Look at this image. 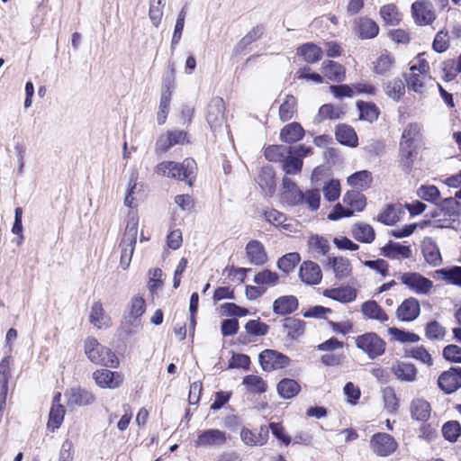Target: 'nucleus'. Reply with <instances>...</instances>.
<instances>
[{
  "instance_id": "obj_22",
  "label": "nucleus",
  "mask_w": 461,
  "mask_h": 461,
  "mask_svg": "<svg viewBox=\"0 0 461 461\" xmlns=\"http://www.w3.org/2000/svg\"><path fill=\"white\" fill-rule=\"evenodd\" d=\"M362 314L368 320L384 323L389 320L385 311L374 300L365 302L361 306Z\"/></svg>"
},
{
  "instance_id": "obj_48",
  "label": "nucleus",
  "mask_w": 461,
  "mask_h": 461,
  "mask_svg": "<svg viewBox=\"0 0 461 461\" xmlns=\"http://www.w3.org/2000/svg\"><path fill=\"white\" fill-rule=\"evenodd\" d=\"M296 99L293 95H286L285 101L279 107V117L281 121L286 122L291 120L296 111Z\"/></svg>"
},
{
  "instance_id": "obj_62",
  "label": "nucleus",
  "mask_w": 461,
  "mask_h": 461,
  "mask_svg": "<svg viewBox=\"0 0 461 461\" xmlns=\"http://www.w3.org/2000/svg\"><path fill=\"white\" fill-rule=\"evenodd\" d=\"M383 396L385 409L390 412L396 411L398 408V399L394 389L392 387H385L383 390Z\"/></svg>"
},
{
  "instance_id": "obj_35",
  "label": "nucleus",
  "mask_w": 461,
  "mask_h": 461,
  "mask_svg": "<svg viewBox=\"0 0 461 461\" xmlns=\"http://www.w3.org/2000/svg\"><path fill=\"white\" fill-rule=\"evenodd\" d=\"M335 135L337 140L343 145H347L349 147L357 146V135L355 130L348 125H339L336 129Z\"/></svg>"
},
{
  "instance_id": "obj_52",
  "label": "nucleus",
  "mask_w": 461,
  "mask_h": 461,
  "mask_svg": "<svg viewBox=\"0 0 461 461\" xmlns=\"http://www.w3.org/2000/svg\"><path fill=\"white\" fill-rule=\"evenodd\" d=\"M300 255L297 252L285 254L277 261V267L285 273H290L300 262Z\"/></svg>"
},
{
  "instance_id": "obj_45",
  "label": "nucleus",
  "mask_w": 461,
  "mask_h": 461,
  "mask_svg": "<svg viewBox=\"0 0 461 461\" xmlns=\"http://www.w3.org/2000/svg\"><path fill=\"white\" fill-rule=\"evenodd\" d=\"M384 91L388 97L398 102L405 94V85L400 78H394L384 84Z\"/></svg>"
},
{
  "instance_id": "obj_55",
  "label": "nucleus",
  "mask_w": 461,
  "mask_h": 461,
  "mask_svg": "<svg viewBox=\"0 0 461 461\" xmlns=\"http://www.w3.org/2000/svg\"><path fill=\"white\" fill-rule=\"evenodd\" d=\"M282 163V168L287 175H295L302 171L303 160L294 157L292 154L285 158Z\"/></svg>"
},
{
  "instance_id": "obj_57",
  "label": "nucleus",
  "mask_w": 461,
  "mask_h": 461,
  "mask_svg": "<svg viewBox=\"0 0 461 461\" xmlns=\"http://www.w3.org/2000/svg\"><path fill=\"white\" fill-rule=\"evenodd\" d=\"M418 196L427 202L437 203L440 197V192L435 185H421L417 190Z\"/></svg>"
},
{
  "instance_id": "obj_34",
  "label": "nucleus",
  "mask_w": 461,
  "mask_h": 461,
  "mask_svg": "<svg viewBox=\"0 0 461 461\" xmlns=\"http://www.w3.org/2000/svg\"><path fill=\"white\" fill-rule=\"evenodd\" d=\"M283 332L291 339H296L304 332V322L301 320L292 317L285 318L283 321Z\"/></svg>"
},
{
  "instance_id": "obj_47",
  "label": "nucleus",
  "mask_w": 461,
  "mask_h": 461,
  "mask_svg": "<svg viewBox=\"0 0 461 461\" xmlns=\"http://www.w3.org/2000/svg\"><path fill=\"white\" fill-rule=\"evenodd\" d=\"M359 111V119L373 122L378 118L379 111L374 104L359 101L357 103Z\"/></svg>"
},
{
  "instance_id": "obj_36",
  "label": "nucleus",
  "mask_w": 461,
  "mask_h": 461,
  "mask_svg": "<svg viewBox=\"0 0 461 461\" xmlns=\"http://www.w3.org/2000/svg\"><path fill=\"white\" fill-rule=\"evenodd\" d=\"M403 76L409 89L419 94L424 93L427 82L431 79L429 75L418 74L417 72H411Z\"/></svg>"
},
{
  "instance_id": "obj_44",
  "label": "nucleus",
  "mask_w": 461,
  "mask_h": 461,
  "mask_svg": "<svg viewBox=\"0 0 461 461\" xmlns=\"http://www.w3.org/2000/svg\"><path fill=\"white\" fill-rule=\"evenodd\" d=\"M263 25L253 27L237 44L235 51L241 53L249 45L261 38L264 33Z\"/></svg>"
},
{
  "instance_id": "obj_23",
  "label": "nucleus",
  "mask_w": 461,
  "mask_h": 461,
  "mask_svg": "<svg viewBox=\"0 0 461 461\" xmlns=\"http://www.w3.org/2000/svg\"><path fill=\"white\" fill-rule=\"evenodd\" d=\"M61 393H58L53 398V404L50 411L48 428L54 431L59 429L63 422L65 416V408L60 404Z\"/></svg>"
},
{
  "instance_id": "obj_38",
  "label": "nucleus",
  "mask_w": 461,
  "mask_h": 461,
  "mask_svg": "<svg viewBox=\"0 0 461 461\" xmlns=\"http://www.w3.org/2000/svg\"><path fill=\"white\" fill-rule=\"evenodd\" d=\"M90 322L98 329L107 328L109 326L110 318L104 314L103 304L95 302L90 312Z\"/></svg>"
},
{
  "instance_id": "obj_20",
  "label": "nucleus",
  "mask_w": 461,
  "mask_h": 461,
  "mask_svg": "<svg viewBox=\"0 0 461 461\" xmlns=\"http://www.w3.org/2000/svg\"><path fill=\"white\" fill-rule=\"evenodd\" d=\"M246 257L250 264L255 266L264 265L267 261L265 248L258 240H250L246 246Z\"/></svg>"
},
{
  "instance_id": "obj_53",
  "label": "nucleus",
  "mask_w": 461,
  "mask_h": 461,
  "mask_svg": "<svg viewBox=\"0 0 461 461\" xmlns=\"http://www.w3.org/2000/svg\"><path fill=\"white\" fill-rule=\"evenodd\" d=\"M243 384H245L252 393H262L267 391V385L266 382L258 375H249L243 378Z\"/></svg>"
},
{
  "instance_id": "obj_19",
  "label": "nucleus",
  "mask_w": 461,
  "mask_h": 461,
  "mask_svg": "<svg viewBox=\"0 0 461 461\" xmlns=\"http://www.w3.org/2000/svg\"><path fill=\"white\" fill-rule=\"evenodd\" d=\"M299 276L307 285H318L322 278L320 266L313 261H304L300 267Z\"/></svg>"
},
{
  "instance_id": "obj_13",
  "label": "nucleus",
  "mask_w": 461,
  "mask_h": 461,
  "mask_svg": "<svg viewBox=\"0 0 461 461\" xmlns=\"http://www.w3.org/2000/svg\"><path fill=\"white\" fill-rule=\"evenodd\" d=\"M93 378L98 386L109 389L118 388L123 381L122 374L108 369H99L95 371L93 373Z\"/></svg>"
},
{
  "instance_id": "obj_8",
  "label": "nucleus",
  "mask_w": 461,
  "mask_h": 461,
  "mask_svg": "<svg viewBox=\"0 0 461 461\" xmlns=\"http://www.w3.org/2000/svg\"><path fill=\"white\" fill-rule=\"evenodd\" d=\"M370 447L374 453L380 456H387L396 450L397 443L387 433H376L370 440Z\"/></svg>"
},
{
  "instance_id": "obj_2",
  "label": "nucleus",
  "mask_w": 461,
  "mask_h": 461,
  "mask_svg": "<svg viewBox=\"0 0 461 461\" xmlns=\"http://www.w3.org/2000/svg\"><path fill=\"white\" fill-rule=\"evenodd\" d=\"M138 226L139 216L137 212L133 211L129 212L126 227L120 243L122 249L120 265L123 270L129 267L131 261L137 240Z\"/></svg>"
},
{
  "instance_id": "obj_46",
  "label": "nucleus",
  "mask_w": 461,
  "mask_h": 461,
  "mask_svg": "<svg viewBox=\"0 0 461 461\" xmlns=\"http://www.w3.org/2000/svg\"><path fill=\"white\" fill-rule=\"evenodd\" d=\"M292 154V148L284 145H272L266 149L265 157L269 161L283 162L285 158Z\"/></svg>"
},
{
  "instance_id": "obj_50",
  "label": "nucleus",
  "mask_w": 461,
  "mask_h": 461,
  "mask_svg": "<svg viewBox=\"0 0 461 461\" xmlns=\"http://www.w3.org/2000/svg\"><path fill=\"white\" fill-rule=\"evenodd\" d=\"M388 334L393 337V339L401 343H416L420 338L418 334L414 332H410L406 330H400L395 327H391L387 330Z\"/></svg>"
},
{
  "instance_id": "obj_37",
  "label": "nucleus",
  "mask_w": 461,
  "mask_h": 461,
  "mask_svg": "<svg viewBox=\"0 0 461 461\" xmlns=\"http://www.w3.org/2000/svg\"><path fill=\"white\" fill-rule=\"evenodd\" d=\"M309 251L317 256H325L330 250V243L322 236L313 234L308 238L307 241Z\"/></svg>"
},
{
  "instance_id": "obj_29",
  "label": "nucleus",
  "mask_w": 461,
  "mask_h": 461,
  "mask_svg": "<svg viewBox=\"0 0 461 461\" xmlns=\"http://www.w3.org/2000/svg\"><path fill=\"white\" fill-rule=\"evenodd\" d=\"M298 308V300L294 295H285L277 298L273 304V310L276 314L286 315Z\"/></svg>"
},
{
  "instance_id": "obj_24",
  "label": "nucleus",
  "mask_w": 461,
  "mask_h": 461,
  "mask_svg": "<svg viewBox=\"0 0 461 461\" xmlns=\"http://www.w3.org/2000/svg\"><path fill=\"white\" fill-rule=\"evenodd\" d=\"M379 15L384 23L388 26H397L402 20V14L393 3L382 5Z\"/></svg>"
},
{
  "instance_id": "obj_26",
  "label": "nucleus",
  "mask_w": 461,
  "mask_h": 461,
  "mask_svg": "<svg viewBox=\"0 0 461 461\" xmlns=\"http://www.w3.org/2000/svg\"><path fill=\"white\" fill-rule=\"evenodd\" d=\"M323 295L339 303H347L353 302L357 297V292L350 286L325 289Z\"/></svg>"
},
{
  "instance_id": "obj_58",
  "label": "nucleus",
  "mask_w": 461,
  "mask_h": 461,
  "mask_svg": "<svg viewBox=\"0 0 461 461\" xmlns=\"http://www.w3.org/2000/svg\"><path fill=\"white\" fill-rule=\"evenodd\" d=\"M420 126L418 123H411L406 126L402 135V142L415 145L419 140Z\"/></svg>"
},
{
  "instance_id": "obj_1",
  "label": "nucleus",
  "mask_w": 461,
  "mask_h": 461,
  "mask_svg": "<svg viewBox=\"0 0 461 461\" xmlns=\"http://www.w3.org/2000/svg\"><path fill=\"white\" fill-rule=\"evenodd\" d=\"M196 163L191 158H185L181 163L163 161L156 167V173L167 177L186 181L191 186L196 174Z\"/></svg>"
},
{
  "instance_id": "obj_56",
  "label": "nucleus",
  "mask_w": 461,
  "mask_h": 461,
  "mask_svg": "<svg viewBox=\"0 0 461 461\" xmlns=\"http://www.w3.org/2000/svg\"><path fill=\"white\" fill-rule=\"evenodd\" d=\"M165 0H150L149 16L155 27H158L163 16V6Z\"/></svg>"
},
{
  "instance_id": "obj_61",
  "label": "nucleus",
  "mask_w": 461,
  "mask_h": 461,
  "mask_svg": "<svg viewBox=\"0 0 461 461\" xmlns=\"http://www.w3.org/2000/svg\"><path fill=\"white\" fill-rule=\"evenodd\" d=\"M377 220L385 225H393L399 220L395 207L387 205L383 212L379 213Z\"/></svg>"
},
{
  "instance_id": "obj_54",
  "label": "nucleus",
  "mask_w": 461,
  "mask_h": 461,
  "mask_svg": "<svg viewBox=\"0 0 461 461\" xmlns=\"http://www.w3.org/2000/svg\"><path fill=\"white\" fill-rule=\"evenodd\" d=\"M439 209L450 217L458 216L461 213V203L456 197H448L440 202Z\"/></svg>"
},
{
  "instance_id": "obj_4",
  "label": "nucleus",
  "mask_w": 461,
  "mask_h": 461,
  "mask_svg": "<svg viewBox=\"0 0 461 461\" xmlns=\"http://www.w3.org/2000/svg\"><path fill=\"white\" fill-rule=\"evenodd\" d=\"M411 15L418 26L431 25L437 18L434 5L429 0H416L411 4Z\"/></svg>"
},
{
  "instance_id": "obj_40",
  "label": "nucleus",
  "mask_w": 461,
  "mask_h": 461,
  "mask_svg": "<svg viewBox=\"0 0 461 461\" xmlns=\"http://www.w3.org/2000/svg\"><path fill=\"white\" fill-rule=\"evenodd\" d=\"M276 389L282 398L291 399L299 393L301 387L295 380L285 378L277 384Z\"/></svg>"
},
{
  "instance_id": "obj_17",
  "label": "nucleus",
  "mask_w": 461,
  "mask_h": 461,
  "mask_svg": "<svg viewBox=\"0 0 461 461\" xmlns=\"http://www.w3.org/2000/svg\"><path fill=\"white\" fill-rule=\"evenodd\" d=\"M145 312V301L142 297L135 296L131 300L128 306V312L124 316V322L130 327L135 328L140 325V317Z\"/></svg>"
},
{
  "instance_id": "obj_6",
  "label": "nucleus",
  "mask_w": 461,
  "mask_h": 461,
  "mask_svg": "<svg viewBox=\"0 0 461 461\" xmlns=\"http://www.w3.org/2000/svg\"><path fill=\"white\" fill-rule=\"evenodd\" d=\"M401 283L417 294H427L433 282L417 272H404L399 277Z\"/></svg>"
},
{
  "instance_id": "obj_33",
  "label": "nucleus",
  "mask_w": 461,
  "mask_h": 461,
  "mask_svg": "<svg viewBox=\"0 0 461 461\" xmlns=\"http://www.w3.org/2000/svg\"><path fill=\"white\" fill-rule=\"evenodd\" d=\"M304 136V130L298 122H292L285 125L281 132L280 138L284 142L294 143L302 140Z\"/></svg>"
},
{
  "instance_id": "obj_32",
  "label": "nucleus",
  "mask_w": 461,
  "mask_h": 461,
  "mask_svg": "<svg viewBox=\"0 0 461 461\" xmlns=\"http://www.w3.org/2000/svg\"><path fill=\"white\" fill-rule=\"evenodd\" d=\"M411 418L420 421H426L430 416V404L423 399H415L411 403Z\"/></svg>"
},
{
  "instance_id": "obj_9",
  "label": "nucleus",
  "mask_w": 461,
  "mask_h": 461,
  "mask_svg": "<svg viewBox=\"0 0 461 461\" xmlns=\"http://www.w3.org/2000/svg\"><path fill=\"white\" fill-rule=\"evenodd\" d=\"M438 387L447 394L461 387V367H451L443 372L438 379Z\"/></svg>"
},
{
  "instance_id": "obj_31",
  "label": "nucleus",
  "mask_w": 461,
  "mask_h": 461,
  "mask_svg": "<svg viewBox=\"0 0 461 461\" xmlns=\"http://www.w3.org/2000/svg\"><path fill=\"white\" fill-rule=\"evenodd\" d=\"M324 76L330 80L335 82H342L346 77L345 68L332 60H325L322 63Z\"/></svg>"
},
{
  "instance_id": "obj_59",
  "label": "nucleus",
  "mask_w": 461,
  "mask_h": 461,
  "mask_svg": "<svg viewBox=\"0 0 461 461\" xmlns=\"http://www.w3.org/2000/svg\"><path fill=\"white\" fill-rule=\"evenodd\" d=\"M171 100V93L165 92L160 98L159 109L157 115L158 123L164 124L168 113L169 104Z\"/></svg>"
},
{
  "instance_id": "obj_21",
  "label": "nucleus",
  "mask_w": 461,
  "mask_h": 461,
  "mask_svg": "<svg viewBox=\"0 0 461 461\" xmlns=\"http://www.w3.org/2000/svg\"><path fill=\"white\" fill-rule=\"evenodd\" d=\"M326 266L332 269L335 277L339 280L348 277L352 273L350 261L344 257H329Z\"/></svg>"
},
{
  "instance_id": "obj_14",
  "label": "nucleus",
  "mask_w": 461,
  "mask_h": 461,
  "mask_svg": "<svg viewBox=\"0 0 461 461\" xmlns=\"http://www.w3.org/2000/svg\"><path fill=\"white\" fill-rule=\"evenodd\" d=\"M68 406H87L95 402V395L82 387H73L66 393Z\"/></svg>"
},
{
  "instance_id": "obj_51",
  "label": "nucleus",
  "mask_w": 461,
  "mask_h": 461,
  "mask_svg": "<svg viewBox=\"0 0 461 461\" xmlns=\"http://www.w3.org/2000/svg\"><path fill=\"white\" fill-rule=\"evenodd\" d=\"M447 330L438 321H432L425 327V335L430 340H441L445 338Z\"/></svg>"
},
{
  "instance_id": "obj_5",
  "label": "nucleus",
  "mask_w": 461,
  "mask_h": 461,
  "mask_svg": "<svg viewBox=\"0 0 461 461\" xmlns=\"http://www.w3.org/2000/svg\"><path fill=\"white\" fill-rule=\"evenodd\" d=\"M356 346L374 359L385 351V342L375 333L367 332L356 338Z\"/></svg>"
},
{
  "instance_id": "obj_43",
  "label": "nucleus",
  "mask_w": 461,
  "mask_h": 461,
  "mask_svg": "<svg viewBox=\"0 0 461 461\" xmlns=\"http://www.w3.org/2000/svg\"><path fill=\"white\" fill-rule=\"evenodd\" d=\"M393 56L387 50H384L375 61V72L382 76H386L393 68Z\"/></svg>"
},
{
  "instance_id": "obj_25",
  "label": "nucleus",
  "mask_w": 461,
  "mask_h": 461,
  "mask_svg": "<svg viewBox=\"0 0 461 461\" xmlns=\"http://www.w3.org/2000/svg\"><path fill=\"white\" fill-rule=\"evenodd\" d=\"M383 255L391 259H405L411 257L410 246L402 245L398 242L390 241L383 249Z\"/></svg>"
},
{
  "instance_id": "obj_41",
  "label": "nucleus",
  "mask_w": 461,
  "mask_h": 461,
  "mask_svg": "<svg viewBox=\"0 0 461 461\" xmlns=\"http://www.w3.org/2000/svg\"><path fill=\"white\" fill-rule=\"evenodd\" d=\"M348 183L358 190H366L372 183V174L367 170L354 173L348 178Z\"/></svg>"
},
{
  "instance_id": "obj_64",
  "label": "nucleus",
  "mask_w": 461,
  "mask_h": 461,
  "mask_svg": "<svg viewBox=\"0 0 461 461\" xmlns=\"http://www.w3.org/2000/svg\"><path fill=\"white\" fill-rule=\"evenodd\" d=\"M443 357L453 363H461V348L457 345H447L443 348Z\"/></svg>"
},
{
  "instance_id": "obj_12",
  "label": "nucleus",
  "mask_w": 461,
  "mask_h": 461,
  "mask_svg": "<svg viewBox=\"0 0 461 461\" xmlns=\"http://www.w3.org/2000/svg\"><path fill=\"white\" fill-rule=\"evenodd\" d=\"M225 104L221 97H215L208 104L206 121L212 129L221 126L224 122Z\"/></svg>"
},
{
  "instance_id": "obj_63",
  "label": "nucleus",
  "mask_w": 461,
  "mask_h": 461,
  "mask_svg": "<svg viewBox=\"0 0 461 461\" xmlns=\"http://www.w3.org/2000/svg\"><path fill=\"white\" fill-rule=\"evenodd\" d=\"M278 281V276L276 273L272 272L270 270H263L258 273L254 276V282L257 285H275Z\"/></svg>"
},
{
  "instance_id": "obj_42",
  "label": "nucleus",
  "mask_w": 461,
  "mask_h": 461,
  "mask_svg": "<svg viewBox=\"0 0 461 461\" xmlns=\"http://www.w3.org/2000/svg\"><path fill=\"white\" fill-rule=\"evenodd\" d=\"M343 203L350 206L352 211L361 212L366 205V197L357 190L348 191L343 197Z\"/></svg>"
},
{
  "instance_id": "obj_7",
  "label": "nucleus",
  "mask_w": 461,
  "mask_h": 461,
  "mask_svg": "<svg viewBox=\"0 0 461 461\" xmlns=\"http://www.w3.org/2000/svg\"><path fill=\"white\" fill-rule=\"evenodd\" d=\"M259 362L265 371L270 372L287 366L290 358L276 350L265 349L259 354Z\"/></svg>"
},
{
  "instance_id": "obj_30",
  "label": "nucleus",
  "mask_w": 461,
  "mask_h": 461,
  "mask_svg": "<svg viewBox=\"0 0 461 461\" xmlns=\"http://www.w3.org/2000/svg\"><path fill=\"white\" fill-rule=\"evenodd\" d=\"M351 233L355 240L364 243H371L375 238L373 227L364 222L354 224L351 229Z\"/></svg>"
},
{
  "instance_id": "obj_18",
  "label": "nucleus",
  "mask_w": 461,
  "mask_h": 461,
  "mask_svg": "<svg viewBox=\"0 0 461 461\" xmlns=\"http://www.w3.org/2000/svg\"><path fill=\"white\" fill-rule=\"evenodd\" d=\"M241 440L248 446H264L268 440V429L260 426L253 430L243 428L240 431Z\"/></svg>"
},
{
  "instance_id": "obj_3",
  "label": "nucleus",
  "mask_w": 461,
  "mask_h": 461,
  "mask_svg": "<svg viewBox=\"0 0 461 461\" xmlns=\"http://www.w3.org/2000/svg\"><path fill=\"white\" fill-rule=\"evenodd\" d=\"M85 353L88 359L97 365L115 367L117 357L108 348L101 345L95 338L85 341Z\"/></svg>"
},
{
  "instance_id": "obj_39",
  "label": "nucleus",
  "mask_w": 461,
  "mask_h": 461,
  "mask_svg": "<svg viewBox=\"0 0 461 461\" xmlns=\"http://www.w3.org/2000/svg\"><path fill=\"white\" fill-rule=\"evenodd\" d=\"M297 54L308 63H315L322 57V50L313 43H305L297 49Z\"/></svg>"
},
{
  "instance_id": "obj_28",
  "label": "nucleus",
  "mask_w": 461,
  "mask_h": 461,
  "mask_svg": "<svg viewBox=\"0 0 461 461\" xmlns=\"http://www.w3.org/2000/svg\"><path fill=\"white\" fill-rule=\"evenodd\" d=\"M394 375L401 381L413 382L416 379L417 368L409 362H397L392 368Z\"/></svg>"
},
{
  "instance_id": "obj_60",
  "label": "nucleus",
  "mask_w": 461,
  "mask_h": 461,
  "mask_svg": "<svg viewBox=\"0 0 461 461\" xmlns=\"http://www.w3.org/2000/svg\"><path fill=\"white\" fill-rule=\"evenodd\" d=\"M460 432L461 428L457 421H447L442 428L444 438L450 442L456 441Z\"/></svg>"
},
{
  "instance_id": "obj_15",
  "label": "nucleus",
  "mask_w": 461,
  "mask_h": 461,
  "mask_svg": "<svg viewBox=\"0 0 461 461\" xmlns=\"http://www.w3.org/2000/svg\"><path fill=\"white\" fill-rule=\"evenodd\" d=\"M420 249L424 260L429 266L436 267L442 264V257L437 242L430 237L423 239Z\"/></svg>"
},
{
  "instance_id": "obj_49",
  "label": "nucleus",
  "mask_w": 461,
  "mask_h": 461,
  "mask_svg": "<svg viewBox=\"0 0 461 461\" xmlns=\"http://www.w3.org/2000/svg\"><path fill=\"white\" fill-rule=\"evenodd\" d=\"M342 111L339 107H335L331 104H326L320 107L319 113L316 115L314 121L316 122H321L324 120H337L340 118Z\"/></svg>"
},
{
  "instance_id": "obj_11",
  "label": "nucleus",
  "mask_w": 461,
  "mask_h": 461,
  "mask_svg": "<svg viewBox=\"0 0 461 461\" xmlns=\"http://www.w3.org/2000/svg\"><path fill=\"white\" fill-rule=\"evenodd\" d=\"M226 440L227 437L224 431L217 429H209L198 434L194 446L196 447L221 446L226 443Z\"/></svg>"
},
{
  "instance_id": "obj_16",
  "label": "nucleus",
  "mask_w": 461,
  "mask_h": 461,
  "mask_svg": "<svg viewBox=\"0 0 461 461\" xmlns=\"http://www.w3.org/2000/svg\"><path fill=\"white\" fill-rule=\"evenodd\" d=\"M354 31L362 40L375 38L379 33V26L373 19L366 16L355 20Z\"/></svg>"
},
{
  "instance_id": "obj_10",
  "label": "nucleus",
  "mask_w": 461,
  "mask_h": 461,
  "mask_svg": "<svg viewBox=\"0 0 461 461\" xmlns=\"http://www.w3.org/2000/svg\"><path fill=\"white\" fill-rule=\"evenodd\" d=\"M420 313V305L414 297H409L402 302L395 312L396 318L403 322L415 321Z\"/></svg>"
},
{
  "instance_id": "obj_27",
  "label": "nucleus",
  "mask_w": 461,
  "mask_h": 461,
  "mask_svg": "<svg viewBox=\"0 0 461 461\" xmlns=\"http://www.w3.org/2000/svg\"><path fill=\"white\" fill-rule=\"evenodd\" d=\"M11 357H4L0 362V410L5 404L8 378L10 375Z\"/></svg>"
}]
</instances>
